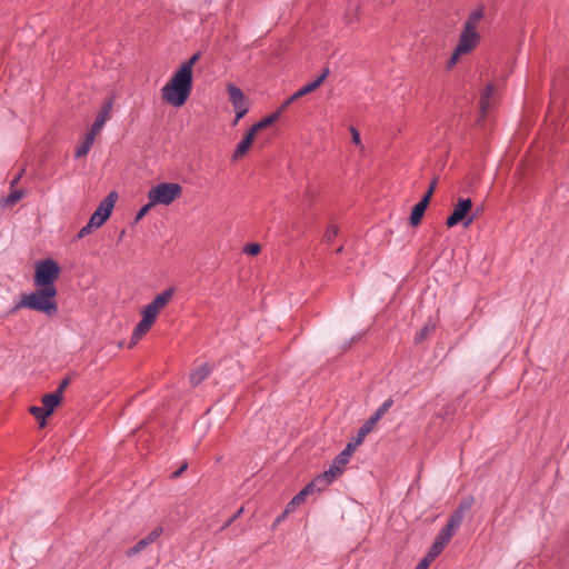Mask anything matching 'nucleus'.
<instances>
[{
	"mask_svg": "<svg viewBox=\"0 0 569 569\" xmlns=\"http://www.w3.org/2000/svg\"><path fill=\"white\" fill-rule=\"evenodd\" d=\"M61 274L60 264L52 258L38 260L34 263L33 284L37 288L31 293L20 296V301L13 307L11 312L21 308L44 313L53 317L58 313L56 281Z\"/></svg>",
	"mask_w": 569,
	"mask_h": 569,
	"instance_id": "nucleus-1",
	"label": "nucleus"
},
{
	"mask_svg": "<svg viewBox=\"0 0 569 569\" xmlns=\"http://www.w3.org/2000/svg\"><path fill=\"white\" fill-rule=\"evenodd\" d=\"M193 77L177 69L171 79L161 89L162 99L173 107H182L192 91Z\"/></svg>",
	"mask_w": 569,
	"mask_h": 569,
	"instance_id": "nucleus-2",
	"label": "nucleus"
},
{
	"mask_svg": "<svg viewBox=\"0 0 569 569\" xmlns=\"http://www.w3.org/2000/svg\"><path fill=\"white\" fill-rule=\"evenodd\" d=\"M182 193V188L179 183L161 182L151 188L148 192V199L154 204H170Z\"/></svg>",
	"mask_w": 569,
	"mask_h": 569,
	"instance_id": "nucleus-3",
	"label": "nucleus"
},
{
	"mask_svg": "<svg viewBox=\"0 0 569 569\" xmlns=\"http://www.w3.org/2000/svg\"><path fill=\"white\" fill-rule=\"evenodd\" d=\"M472 210V201L470 198H459L453 207V211L448 216L446 226L452 228L459 223L469 227L476 219V214H470Z\"/></svg>",
	"mask_w": 569,
	"mask_h": 569,
	"instance_id": "nucleus-4",
	"label": "nucleus"
},
{
	"mask_svg": "<svg viewBox=\"0 0 569 569\" xmlns=\"http://www.w3.org/2000/svg\"><path fill=\"white\" fill-rule=\"evenodd\" d=\"M173 293V287L166 289L160 295L156 296L154 299L143 308L141 313L154 322L160 310H162L172 299Z\"/></svg>",
	"mask_w": 569,
	"mask_h": 569,
	"instance_id": "nucleus-5",
	"label": "nucleus"
},
{
	"mask_svg": "<svg viewBox=\"0 0 569 569\" xmlns=\"http://www.w3.org/2000/svg\"><path fill=\"white\" fill-rule=\"evenodd\" d=\"M480 39L477 30L471 29V27H463L457 47L460 52L469 53L478 46Z\"/></svg>",
	"mask_w": 569,
	"mask_h": 569,
	"instance_id": "nucleus-6",
	"label": "nucleus"
},
{
	"mask_svg": "<svg viewBox=\"0 0 569 569\" xmlns=\"http://www.w3.org/2000/svg\"><path fill=\"white\" fill-rule=\"evenodd\" d=\"M475 505V497L467 496L462 498L457 508L449 516L448 521L460 528L466 515L470 512Z\"/></svg>",
	"mask_w": 569,
	"mask_h": 569,
	"instance_id": "nucleus-7",
	"label": "nucleus"
},
{
	"mask_svg": "<svg viewBox=\"0 0 569 569\" xmlns=\"http://www.w3.org/2000/svg\"><path fill=\"white\" fill-rule=\"evenodd\" d=\"M356 448L349 442L346 448L333 459L332 465L327 471H332L333 477L337 479L343 471V467L348 463L349 458L355 452Z\"/></svg>",
	"mask_w": 569,
	"mask_h": 569,
	"instance_id": "nucleus-8",
	"label": "nucleus"
},
{
	"mask_svg": "<svg viewBox=\"0 0 569 569\" xmlns=\"http://www.w3.org/2000/svg\"><path fill=\"white\" fill-rule=\"evenodd\" d=\"M113 103H114L113 96H109L103 100V103L97 114V118L91 126L92 128H94L98 131H100L103 128L104 123L110 119Z\"/></svg>",
	"mask_w": 569,
	"mask_h": 569,
	"instance_id": "nucleus-9",
	"label": "nucleus"
},
{
	"mask_svg": "<svg viewBox=\"0 0 569 569\" xmlns=\"http://www.w3.org/2000/svg\"><path fill=\"white\" fill-rule=\"evenodd\" d=\"M336 478L333 477L332 471H325L320 475H318L316 478H313L309 483L306 486L310 489L312 493L315 492H321L323 491L329 485H331Z\"/></svg>",
	"mask_w": 569,
	"mask_h": 569,
	"instance_id": "nucleus-10",
	"label": "nucleus"
},
{
	"mask_svg": "<svg viewBox=\"0 0 569 569\" xmlns=\"http://www.w3.org/2000/svg\"><path fill=\"white\" fill-rule=\"evenodd\" d=\"M162 527H156L151 532H149L144 538L140 539L133 547H131L127 555L129 557L134 556L141 552L147 546L153 543L162 533Z\"/></svg>",
	"mask_w": 569,
	"mask_h": 569,
	"instance_id": "nucleus-11",
	"label": "nucleus"
},
{
	"mask_svg": "<svg viewBox=\"0 0 569 569\" xmlns=\"http://www.w3.org/2000/svg\"><path fill=\"white\" fill-rule=\"evenodd\" d=\"M254 137H256V133L251 129L246 131V133L243 134V138L236 146V150L232 154V160L236 161V160L242 158L248 152V150L250 149V147L253 143Z\"/></svg>",
	"mask_w": 569,
	"mask_h": 569,
	"instance_id": "nucleus-12",
	"label": "nucleus"
},
{
	"mask_svg": "<svg viewBox=\"0 0 569 569\" xmlns=\"http://www.w3.org/2000/svg\"><path fill=\"white\" fill-rule=\"evenodd\" d=\"M152 325L153 322L151 321V319L142 315L141 320L133 329L130 347L134 346L142 338V336L150 330Z\"/></svg>",
	"mask_w": 569,
	"mask_h": 569,
	"instance_id": "nucleus-13",
	"label": "nucleus"
},
{
	"mask_svg": "<svg viewBox=\"0 0 569 569\" xmlns=\"http://www.w3.org/2000/svg\"><path fill=\"white\" fill-rule=\"evenodd\" d=\"M212 368L213 367L210 366L209 363H203V365L197 367L190 373V383L193 387L200 385L203 380H206L210 376Z\"/></svg>",
	"mask_w": 569,
	"mask_h": 569,
	"instance_id": "nucleus-14",
	"label": "nucleus"
},
{
	"mask_svg": "<svg viewBox=\"0 0 569 569\" xmlns=\"http://www.w3.org/2000/svg\"><path fill=\"white\" fill-rule=\"evenodd\" d=\"M61 400H62V397L59 396V393H57L56 391H53V392H50V393H46L42 397L41 402H42V407H44L47 409V411L50 415H52V412L59 406Z\"/></svg>",
	"mask_w": 569,
	"mask_h": 569,
	"instance_id": "nucleus-15",
	"label": "nucleus"
},
{
	"mask_svg": "<svg viewBox=\"0 0 569 569\" xmlns=\"http://www.w3.org/2000/svg\"><path fill=\"white\" fill-rule=\"evenodd\" d=\"M495 90H496L495 84L488 83L486 86L483 93L481 94L479 104H480V110L482 112V116H486L487 110L490 108L491 98H492V94L495 93Z\"/></svg>",
	"mask_w": 569,
	"mask_h": 569,
	"instance_id": "nucleus-16",
	"label": "nucleus"
},
{
	"mask_svg": "<svg viewBox=\"0 0 569 569\" xmlns=\"http://www.w3.org/2000/svg\"><path fill=\"white\" fill-rule=\"evenodd\" d=\"M458 529L459 528L457 526L447 521L446 526L436 536V539L447 546L455 536V533L458 531Z\"/></svg>",
	"mask_w": 569,
	"mask_h": 569,
	"instance_id": "nucleus-17",
	"label": "nucleus"
},
{
	"mask_svg": "<svg viewBox=\"0 0 569 569\" xmlns=\"http://www.w3.org/2000/svg\"><path fill=\"white\" fill-rule=\"evenodd\" d=\"M279 120V112H272L271 114L262 118L256 122L250 129L257 134L260 130L272 126Z\"/></svg>",
	"mask_w": 569,
	"mask_h": 569,
	"instance_id": "nucleus-18",
	"label": "nucleus"
},
{
	"mask_svg": "<svg viewBox=\"0 0 569 569\" xmlns=\"http://www.w3.org/2000/svg\"><path fill=\"white\" fill-rule=\"evenodd\" d=\"M426 210H427V208L422 207V204L416 203L412 207L411 212H410V217H409L410 226L418 227L425 217Z\"/></svg>",
	"mask_w": 569,
	"mask_h": 569,
	"instance_id": "nucleus-19",
	"label": "nucleus"
},
{
	"mask_svg": "<svg viewBox=\"0 0 569 569\" xmlns=\"http://www.w3.org/2000/svg\"><path fill=\"white\" fill-rule=\"evenodd\" d=\"M436 331V323L428 321L425 326L416 333L415 343L419 345L427 340Z\"/></svg>",
	"mask_w": 569,
	"mask_h": 569,
	"instance_id": "nucleus-20",
	"label": "nucleus"
},
{
	"mask_svg": "<svg viewBox=\"0 0 569 569\" xmlns=\"http://www.w3.org/2000/svg\"><path fill=\"white\" fill-rule=\"evenodd\" d=\"M375 427L372 425H370V422L368 420H366L363 422V425L358 429L357 431V436L350 441V443L357 448L358 446H360L362 443V441L365 440L366 436L371 432V430L373 429Z\"/></svg>",
	"mask_w": 569,
	"mask_h": 569,
	"instance_id": "nucleus-21",
	"label": "nucleus"
},
{
	"mask_svg": "<svg viewBox=\"0 0 569 569\" xmlns=\"http://www.w3.org/2000/svg\"><path fill=\"white\" fill-rule=\"evenodd\" d=\"M483 16H485V6L479 4L478 8L469 14L463 27H471V29L476 30L478 22L483 18Z\"/></svg>",
	"mask_w": 569,
	"mask_h": 569,
	"instance_id": "nucleus-22",
	"label": "nucleus"
},
{
	"mask_svg": "<svg viewBox=\"0 0 569 569\" xmlns=\"http://www.w3.org/2000/svg\"><path fill=\"white\" fill-rule=\"evenodd\" d=\"M29 412L38 420L39 427L44 428L47 426V418L51 416L44 407L31 406Z\"/></svg>",
	"mask_w": 569,
	"mask_h": 569,
	"instance_id": "nucleus-23",
	"label": "nucleus"
},
{
	"mask_svg": "<svg viewBox=\"0 0 569 569\" xmlns=\"http://www.w3.org/2000/svg\"><path fill=\"white\" fill-rule=\"evenodd\" d=\"M446 545L435 538V541L430 546L427 555L422 560H428V566L445 549Z\"/></svg>",
	"mask_w": 569,
	"mask_h": 569,
	"instance_id": "nucleus-24",
	"label": "nucleus"
},
{
	"mask_svg": "<svg viewBox=\"0 0 569 569\" xmlns=\"http://www.w3.org/2000/svg\"><path fill=\"white\" fill-rule=\"evenodd\" d=\"M227 92L229 94V100L232 104L242 102L244 100V94L242 90L232 83L227 84Z\"/></svg>",
	"mask_w": 569,
	"mask_h": 569,
	"instance_id": "nucleus-25",
	"label": "nucleus"
},
{
	"mask_svg": "<svg viewBox=\"0 0 569 569\" xmlns=\"http://www.w3.org/2000/svg\"><path fill=\"white\" fill-rule=\"evenodd\" d=\"M201 52L193 53L187 61H184L178 69L189 73L193 77V67L200 60Z\"/></svg>",
	"mask_w": 569,
	"mask_h": 569,
	"instance_id": "nucleus-26",
	"label": "nucleus"
},
{
	"mask_svg": "<svg viewBox=\"0 0 569 569\" xmlns=\"http://www.w3.org/2000/svg\"><path fill=\"white\" fill-rule=\"evenodd\" d=\"M309 495H312V492L310 491V489L305 486V488L302 490H300L292 499L291 501L288 503V507H291L293 510L297 506L301 505L302 502L306 501L307 497Z\"/></svg>",
	"mask_w": 569,
	"mask_h": 569,
	"instance_id": "nucleus-27",
	"label": "nucleus"
},
{
	"mask_svg": "<svg viewBox=\"0 0 569 569\" xmlns=\"http://www.w3.org/2000/svg\"><path fill=\"white\" fill-rule=\"evenodd\" d=\"M23 197L24 191L22 189H14L6 197V199L3 200V204L8 207L14 206Z\"/></svg>",
	"mask_w": 569,
	"mask_h": 569,
	"instance_id": "nucleus-28",
	"label": "nucleus"
},
{
	"mask_svg": "<svg viewBox=\"0 0 569 569\" xmlns=\"http://www.w3.org/2000/svg\"><path fill=\"white\" fill-rule=\"evenodd\" d=\"M236 111V119L233 121V124H237L238 121L243 118L248 112V106L246 104V101L238 102L236 104H232Z\"/></svg>",
	"mask_w": 569,
	"mask_h": 569,
	"instance_id": "nucleus-29",
	"label": "nucleus"
},
{
	"mask_svg": "<svg viewBox=\"0 0 569 569\" xmlns=\"http://www.w3.org/2000/svg\"><path fill=\"white\" fill-rule=\"evenodd\" d=\"M110 216H107L106 212L100 211L99 208L96 209V211L91 214L90 219L92 222H94L99 228L109 219Z\"/></svg>",
	"mask_w": 569,
	"mask_h": 569,
	"instance_id": "nucleus-30",
	"label": "nucleus"
},
{
	"mask_svg": "<svg viewBox=\"0 0 569 569\" xmlns=\"http://www.w3.org/2000/svg\"><path fill=\"white\" fill-rule=\"evenodd\" d=\"M92 144V142L84 139L83 142L76 149L74 157L77 159L86 157L89 153Z\"/></svg>",
	"mask_w": 569,
	"mask_h": 569,
	"instance_id": "nucleus-31",
	"label": "nucleus"
},
{
	"mask_svg": "<svg viewBox=\"0 0 569 569\" xmlns=\"http://www.w3.org/2000/svg\"><path fill=\"white\" fill-rule=\"evenodd\" d=\"M99 227L94 222L89 220L87 222V224L79 230V232L77 234V238L78 239H82V238H84L86 236L90 234L93 230H96Z\"/></svg>",
	"mask_w": 569,
	"mask_h": 569,
	"instance_id": "nucleus-32",
	"label": "nucleus"
},
{
	"mask_svg": "<svg viewBox=\"0 0 569 569\" xmlns=\"http://www.w3.org/2000/svg\"><path fill=\"white\" fill-rule=\"evenodd\" d=\"M316 91L313 86L311 84V82L305 84L302 88H300L298 91H296L292 97L293 99L298 100L300 98H302L303 96L308 94V93H311Z\"/></svg>",
	"mask_w": 569,
	"mask_h": 569,
	"instance_id": "nucleus-33",
	"label": "nucleus"
},
{
	"mask_svg": "<svg viewBox=\"0 0 569 569\" xmlns=\"http://www.w3.org/2000/svg\"><path fill=\"white\" fill-rule=\"evenodd\" d=\"M153 206L156 204L152 203L151 200H149L147 204L142 206L134 217V222H139L152 209Z\"/></svg>",
	"mask_w": 569,
	"mask_h": 569,
	"instance_id": "nucleus-34",
	"label": "nucleus"
},
{
	"mask_svg": "<svg viewBox=\"0 0 569 569\" xmlns=\"http://www.w3.org/2000/svg\"><path fill=\"white\" fill-rule=\"evenodd\" d=\"M462 54H466V52H460L459 48L456 47V49L453 50L450 59L448 60L447 68L451 69L458 62V60L460 59V57Z\"/></svg>",
	"mask_w": 569,
	"mask_h": 569,
	"instance_id": "nucleus-35",
	"label": "nucleus"
},
{
	"mask_svg": "<svg viewBox=\"0 0 569 569\" xmlns=\"http://www.w3.org/2000/svg\"><path fill=\"white\" fill-rule=\"evenodd\" d=\"M463 398V395L456 398L455 402L452 405L443 407V415H453L456 412V406L460 405L461 400Z\"/></svg>",
	"mask_w": 569,
	"mask_h": 569,
	"instance_id": "nucleus-36",
	"label": "nucleus"
},
{
	"mask_svg": "<svg viewBox=\"0 0 569 569\" xmlns=\"http://www.w3.org/2000/svg\"><path fill=\"white\" fill-rule=\"evenodd\" d=\"M338 234V228L336 226H329L325 232L323 239L327 242H331Z\"/></svg>",
	"mask_w": 569,
	"mask_h": 569,
	"instance_id": "nucleus-37",
	"label": "nucleus"
},
{
	"mask_svg": "<svg viewBox=\"0 0 569 569\" xmlns=\"http://www.w3.org/2000/svg\"><path fill=\"white\" fill-rule=\"evenodd\" d=\"M392 405H393V399L389 398L382 402V405L376 410V412H378V415L383 417L387 413V411L391 408Z\"/></svg>",
	"mask_w": 569,
	"mask_h": 569,
	"instance_id": "nucleus-38",
	"label": "nucleus"
},
{
	"mask_svg": "<svg viewBox=\"0 0 569 569\" xmlns=\"http://www.w3.org/2000/svg\"><path fill=\"white\" fill-rule=\"evenodd\" d=\"M243 251L249 256H257L261 251V247L259 243H249Z\"/></svg>",
	"mask_w": 569,
	"mask_h": 569,
	"instance_id": "nucleus-39",
	"label": "nucleus"
},
{
	"mask_svg": "<svg viewBox=\"0 0 569 569\" xmlns=\"http://www.w3.org/2000/svg\"><path fill=\"white\" fill-rule=\"evenodd\" d=\"M70 383H71V377H70V376L64 377V378L60 381V383H59V386H58V388H57L56 392H57V393H59V396H61V397H62V395H63L64 390L69 387V385H70Z\"/></svg>",
	"mask_w": 569,
	"mask_h": 569,
	"instance_id": "nucleus-40",
	"label": "nucleus"
},
{
	"mask_svg": "<svg viewBox=\"0 0 569 569\" xmlns=\"http://www.w3.org/2000/svg\"><path fill=\"white\" fill-rule=\"evenodd\" d=\"M113 207H114V206H113L112 203H110L109 201H107L106 199H103V200L99 203V206H98V208L100 209V211L106 212V213H107V216H111V212H112Z\"/></svg>",
	"mask_w": 569,
	"mask_h": 569,
	"instance_id": "nucleus-41",
	"label": "nucleus"
},
{
	"mask_svg": "<svg viewBox=\"0 0 569 569\" xmlns=\"http://www.w3.org/2000/svg\"><path fill=\"white\" fill-rule=\"evenodd\" d=\"M291 511H293V509L291 507L287 506L286 509L276 518V520L273 522V527L281 523Z\"/></svg>",
	"mask_w": 569,
	"mask_h": 569,
	"instance_id": "nucleus-42",
	"label": "nucleus"
},
{
	"mask_svg": "<svg viewBox=\"0 0 569 569\" xmlns=\"http://www.w3.org/2000/svg\"><path fill=\"white\" fill-rule=\"evenodd\" d=\"M295 101H297V100L293 99L292 96H290L286 101L282 102V104L274 112H279V118H280L282 116V113L284 112V110Z\"/></svg>",
	"mask_w": 569,
	"mask_h": 569,
	"instance_id": "nucleus-43",
	"label": "nucleus"
},
{
	"mask_svg": "<svg viewBox=\"0 0 569 569\" xmlns=\"http://www.w3.org/2000/svg\"><path fill=\"white\" fill-rule=\"evenodd\" d=\"M26 170L24 169H21L14 177L13 179L11 180L10 182V188L13 189L17 183L20 181V179L22 178V176L24 174Z\"/></svg>",
	"mask_w": 569,
	"mask_h": 569,
	"instance_id": "nucleus-44",
	"label": "nucleus"
},
{
	"mask_svg": "<svg viewBox=\"0 0 569 569\" xmlns=\"http://www.w3.org/2000/svg\"><path fill=\"white\" fill-rule=\"evenodd\" d=\"M100 131L96 130L94 128H90V130L87 132L86 134V138L88 141L90 142H94V139H96V136L99 133Z\"/></svg>",
	"mask_w": 569,
	"mask_h": 569,
	"instance_id": "nucleus-45",
	"label": "nucleus"
},
{
	"mask_svg": "<svg viewBox=\"0 0 569 569\" xmlns=\"http://www.w3.org/2000/svg\"><path fill=\"white\" fill-rule=\"evenodd\" d=\"M188 468V463L187 462H183L179 469H177L174 472H172L171 475V478L172 479H176V478H179L183 471H186Z\"/></svg>",
	"mask_w": 569,
	"mask_h": 569,
	"instance_id": "nucleus-46",
	"label": "nucleus"
},
{
	"mask_svg": "<svg viewBox=\"0 0 569 569\" xmlns=\"http://www.w3.org/2000/svg\"><path fill=\"white\" fill-rule=\"evenodd\" d=\"M430 201H431L430 194L425 193L418 203L422 204V207H425V208H428V206L430 204Z\"/></svg>",
	"mask_w": 569,
	"mask_h": 569,
	"instance_id": "nucleus-47",
	"label": "nucleus"
},
{
	"mask_svg": "<svg viewBox=\"0 0 569 569\" xmlns=\"http://www.w3.org/2000/svg\"><path fill=\"white\" fill-rule=\"evenodd\" d=\"M104 199L114 206L118 200V193L116 191H111Z\"/></svg>",
	"mask_w": 569,
	"mask_h": 569,
	"instance_id": "nucleus-48",
	"label": "nucleus"
},
{
	"mask_svg": "<svg viewBox=\"0 0 569 569\" xmlns=\"http://www.w3.org/2000/svg\"><path fill=\"white\" fill-rule=\"evenodd\" d=\"M351 134H352V142L356 144H359L360 143V133L358 132V130L355 128H351Z\"/></svg>",
	"mask_w": 569,
	"mask_h": 569,
	"instance_id": "nucleus-49",
	"label": "nucleus"
},
{
	"mask_svg": "<svg viewBox=\"0 0 569 569\" xmlns=\"http://www.w3.org/2000/svg\"><path fill=\"white\" fill-rule=\"evenodd\" d=\"M381 418L382 416L378 415V412L375 411V413L367 420L370 422V425L375 427Z\"/></svg>",
	"mask_w": 569,
	"mask_h": 569,
	"instance_id": "nucleus-50",
	"label": "nucleus"
},
{
	"mask_svg": "<svg viewBox=\"0 0 569 569\" xmlns=\"http://www.w3.org/2000/svg\"><path fill=\"white\" fill-rule=\"evenodd\" d=\"M325 81V78L321 76H318L313 81H311V84L313 86L315 90H317Z\"/></svg>",
	"mask_w": 569,
	"mask_h": 569,
	"instance_id": "nucleus-51",
	"label": "nucleus"
},
{
	"mask_svg": "<svg viewBox=\"0 0 569 569\" xmlns=\"http://www.w3.org/2000/svg\"><path fill=\"white\" fill-rule=\"evenodd\" d=\"M243 511H244V508H243V507L239 508V509L233 513V516H232V517H230V519H233V522H234L239 517H241V515L243 513Z\"/></svg>",
	"mask_w": 569,
	"mask_h": 569,
	"instance_id": "nucleus-52",
	"label": "nucleus"
},
{
	"mask_svg": "<svg viewBox=\"0 0 569 569\" xmlns=\"http://www.w3.org/2000/svg\"><path fill=\"white\" fill-rule=\"evenodd\" d=\"M428 560H420V562L416 566L415 569H428Z\"/></svg>",
	"mask_w": 569,
	"mask_h": 569,
	"instance_id": "nucleus-53",
	"label": "nucleus"
},
{
	"mask_svg": "<svg viewBox=\"0 0 569 569\" xmlns=\"http://www.w3.org/2000/svg\"><path fill=\"white\" fill-rule=\"evenodd\" d=\"M330 74V69L328 67H326L321 73L319 76L323 77L325 80L327 79V77Z\"/></svg>",
	"mask_w": 569,
	"mask_h": 569,
	"instance_id": "nucleus-54",
	"label": "nucleus"
},
{
	"mask_svg": "<svg viewBox=\"0 0 569 569\" xmlns=\"http://www.w3.org/2000/svg\"><path fill=\"white\" fill-rule=\"evenodd\" d=\"M232 522H233V519H230V518H229V519L223 523V526L221 527V529H220V530H221V531H222V530H226L228 527H230V526H231V523H232Z\"/></svg>",
	"mask_w": 569,
	"mask_h": 569,
	"instance_id": "nucleus-55",
	"label": "nucleus"
},
{
	"mask_svg": "<svg viewBox=\"0 0 569 569\" xmlns=\"http://www.w3.org/2000/svg\"><path fill=\"white\" fill-rule=\"evenodd\" d=\"M437 183H438V177H435V178L432 179V181L430 182V186H432V187H433V190H436Z\"/></svg>",
	"mask_w": 569,
	"mask_h": 569,
	"instance_id": "nucleus-56",
	"label": "nucleus"
},
{
	"mask_svg": "<svg viewBox=\"0 0 569 569\" xmlns=\"http://www.w3.org/2000/svg\"><path fill=\"white\" fill-rule=\"evenodd\" d=\"M433 192H435L433 187L429 186L428 190L425 193L430 194V197L432 198Z\"/></svg>",
	"mask_w": 569,
	"mask_h": 569,
	"instance_id": "nucleus-57",
	"label": "nucleus"
},
{
	"mask_svg": "<svg viewBox=\"0 0 569 569\" xmlns=\"http://www.w3.org/2000/svg\"><path fill=\"white\" fill-rule=\"evenodd\" d=\"M356 338H351V341L348 342V346L352 345V341H355Z\"/></svg>",
	"mask_w": 569,
	"mask_h": 569,
	"instance_id": "nucleus-58",
	"label": "nucleus"
},
{
	"mask_svg": "<svg viewBox=\"0 0 569 569\" xmlns=\"http://www.w3.org/2000/svg\"><path fill=\"white\" fill-rule=\"evenodd\" d=\"M356 338H351V341L348 342V346L352 345V341H355Z\"/></svg>",
	"mask_w": 569,
	"mask_h": 569,
	"instance_id": "nucleus-59",
	"label": "nucleus"
},
{
	"mask_svg": "<svg viewBox=\"0 0 569 569\" xmlns=\"http://www.w3.org/2000/svg\"><path fill=\"white\" fill-rule=\"evenodd\" d=\"M356 338H351V341L348 342V346L352 345V341H355Z\"/></svg>",
	"mask_w": 569,
	"mask_h": 569,
	"instance_id": "nucleus-60",
	"label": "nucleus"
},
{
	"mask_svg": "<svg viewBox=\"0 0 569 569\" xmlns=\"http://www.w3.org/2000/svg\"><path fill=\"white\" fill-rule=\"evenodd\" d=\"M476 214V217L480 213V210H477L476 212H473Z\"/></svg>",
	"mask_w": 569,
	"mask_h": 569,
	"instance_id": "nucleus-61",
	"label": "nucleus"
},
{
	"mask_svg": "<svg viewBox=\"0 0 569 569\" xmlns=\"http://www.w3.org/2000/svg\"><path fill=\"white\" fill-rule=\"evenodd\" d=\"M476 214V217L480 213V210H477L476 212H473Z\"/></svg>",
	"mask_w": 569,
	"mask_h": 569,
	"instance_id": "nucleus-62",
	"label": "nucleus"
}]
</instances>
